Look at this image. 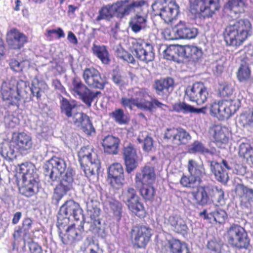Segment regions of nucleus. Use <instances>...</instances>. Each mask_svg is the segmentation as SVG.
Returning <instances> with one entry per match:
<instances>
[{"label":"nucleus","instance_id":"obj_1","mask_svg":"<svg viewBox=\"0 0 253 253\" xmlns=\"http://www.w3.org/2000/svg\"><path fill=\"white\" fill-rule=\"evenodd\" d=\"M83 78L85 85L77 77L72 79L70 89L73 95L81 100L87 107H90L92 103L101 94L100 91H93L89 87L98 89H103L106 84V80L102 77L99 72L93 68H86L83 72Z\"/></svg>","mask_w":253,"mask_h":253},{"label":"nucleus","instance_id":"obj_2","mask_svg":"<svg viewBox=\"0 0 253 253\" xmlns=\"http://www.w3.org/2000/svg\"><path fill=\"white\" fill-rule=\"evenodd\" d=\"M252 28L247 19H240L230 23L224 32V40L229 45H240L252 34Z\"/></svg>","mask_w":253,"mask_h":253},{"label":"nucleus","instance_id":"obj_3","mask_svg":"<svg viewBox=\"0 0 253 253\" xmlns=\"http://www.w3.org/2000/svg\"><path fill=\"white\" fill-rule=\"evenodd\" d=\"M79 161L87 177L98 174L100 162L97 154L90 146L84 147L78 153Z\"/></svg>","mask_w":253,"mask_h":253},{"label":"nucleus","instance_id":"obj_4","mask_svg":"<svg viewBox=\"0 0 253 253\" xmlns=\"http://www.w3.org/2000/svg\"><path fill=\"white\" fill-rule=\"evenodd\" d=\"M155 15L160 16L166 23L171 22L177 17L179 12V6L175 1L157 0L152 4Z\"/></svg>","mask_w":253,"mask_h":253},{"label":"nucleus","instance_id":"obj_5","mask_svg":"<svg viewBox=\"0 0 253 253\" xmlns=\"http://www.w3.org/2000/svg\"><path fill=\"white\" fill-rule=\"evenodd\" d=\"M83 212V210L78 203L72 200L67 201L60 208L57 223L59 226L67 224L71 217L77 221L81 219L82 221H84Z\"/></svg>","mask_w":253,"mask_h":253},{"label":"nucleus","instance_id":"obj_6","mask_svg":"<svg viewBox=\"0 0 253 253\" xmlns=\"http://www.w3.org/2000/svg\"><path fill=\"white\" fill-rule=\"evenodd\" d=\"M68 168L67 167L66 163L64 159L53 157L43 166V173L48 182L53 185L52 182L58 180L66 172Z\"/></svg>","mask_w":253,"mask_h":253},{"label":"nucleus","instance_id":"obj_7","mask_svg":"<svg viewBox=\"0 0 253 253\" xmlns=\"http://www.w3.org/2000/svg\"><path fill=\"white\" fill-rule=\"evenodd\" d=\"M228 244L238 249H248L250 239L245 229L238 224L231 225L227 231Z\"/></svg>","mask_w":253,"mask_h":253},{"label":"nucleus","instance_id":"obj_8","mask_svg":"<svg viewBox=\"0 0 253 253\" xmlns=\"http://www.w3.org/2000/svg\"><path fill=\"white\" fill-rule=\"evenodd\" d=\"M75 171L71 168H68L66 172L62 175L59 183L54 189L52 202L55 205H58L60 201L67 193L73 188Z\"/></svg>","mask_w":253,"mask_h":253},{"label":"nucleus","instance_id":"obj_9","mask_svg":"<svg viewBox=\"0 0 253 253\" xmlns=\"http://www.w3.org/2000/svg\"><path fill=\"white\" fill-rule=\"evenodd\" d=\"M219 0H190V11L204 18L211 17L219 9Z\"/></svg>","mask_w":253,"mask_h":253},{"label":"nucleus","instance_id":"obj_10","mask_svg":"<svg viewBox=\"0 0 253 253\" xmlns=\"http://www.w3.org/2000/svg\"><path fill=\"white\" fill-rule=\"evenodd\" d=\"M121 198L132 213L140 217L144 216L145 211L143 204L134 188L128 187L124 190Z\"/></svg>","mask_w":253,"mask_h":253},{"label":"nucleus","instance_id":"obj_11","mask_svg":"<svg viewBox=\"0 0 253 253\" xmlns=\"http://www.w3.org/2000/svg\"><path fill=\"white\" fill-rule=\"evenodd\" d=\"M185 93L186 98L198 105L205 103L209 96L207 87L201 82H197L192 86H188Z\"/></svg>","mask_w":253,"mask_h":253},{"label":"nucleus","instance_id":"obj_12","mask_svg":"<svg viewBox=\"0 0 253 253\" xmlns=\"http://www.w3.org/2000/svg\"><path fill=\"white\" fill-rule=\"evenodd\" d=\"M113 4L116 16L122 19L129 15L136 8H141L147 5V2L145 0H133L129 3V0H123L118 1Z\"/></svg>","mask_w":253,"mask_h":253},{"label":"nucleus","instance_id":"obj_13","mask_svg":"<svg viewBox=\"0 0 253 253\" xmlns=\"http://www.w3.org/2000/svg\"><path fill=\"white\" fill-rule=\"evenodd\" d=\"M153 46L143 41L136 42L131 49L132 53L136 58L145 63L154 60L155 53Z\"/></svg>","mask_w":253,"mask_h":253},{"label":"nucleus","instance_id":"obj_14","mask_svg":"<svg viewBox=\"0 0 253 253\" xmlns=\"http://www.w3.org/2000/svg\"><path fill=\"white\" fill-rule=\"evenodd\" d=\"M198 33V29L190 27L185 22L180 21L171 32H169V37L167 40L174 39H192L196 37Z\"/></svg>","mask_w":253,"mask_h":253},{"label":"nucleus","instance_id":"obj_15","mask_svg":"<svg viewBox=\"0 0 253 253\" xmlns=\"http://www.w3.org/2000/svg\"><path fill=\"white\" fill-rule=\"evenodd\" d=\"M130 233L132 243L139 248H144L152 235L151 229L147 226L133 227Z\"/></svg>","mask_w":253,"mask_h":253},{"label":"nucleus","instance_id":"obj_16","mask_svg":"<svg viewBox=\"0 0 253 253\" xmlns=\"http://www.w3.org/2000/svg\"><path fill=\"white\" fill-rule=\"evenodd\" d=\"M123 154L126 171L130 173L138 166V156L134 145L130 143H125Z\"/></svg>","mask_w":253,"mask_h":253},{"label":"nucleus","instance_id":"obj_17","mask_svg":"<svg viewBox=\"0 0 253 253\" xmlns=\"http://www.w3.org/2000/svg\"><path fill=\"white\" fill-rule=\"evenodd\" d=\"M88 225V222L81 221L79 227L76 228L75 227V224H72L68 227L66 233L63 236L60 234L61 241L65 245H71L80 241L82 239V234L85 229L88 230L87 228Z\"/></svg>","mask_w":253,"mask_h":253},{"label":"nucleus","instance_id":"obj_18","mask_svg":"<svg viewBox=\"0 0 253 253\" xmlns=\"http://www.w3.org/2000/svg\"><path fill=\"white\" fill-rule=\"evenodd\" d=\"M210 166L211 171L216 179L226 183L229 179L227 170L232 169V164L226 160H222L221 162L211 161Z\"/></svg>","mask_w":253,"mask_h":253},{"label":"nucleus","instance_id":"obj_19","mask_svg":"<svg viewBox=\"0 0 253 253\" xmlns=\"http://www.w3.org/2000/svg\"><path fill=\"white\" fill-rule=\"evenodd\" d=\"M164 139H170L172 142L177 145H185L191 139L189 133L181 127L167 128L164 133Z\"/></svg>","mask_w":253,"mask_h":253},{"label":"nucleus","instance_id":"obj_20","mask_svg":"<svg viewBox=\"0 0 253 253\" xmlns=\"http://www.w3.org/2000/svg\"><path fill=\"white\" fill-rule=\"evenodd\" d=\"M39 184L36 173H26L23 179V184L19 188L20 194L27 197H31L38 192Z\"/></svg>","mask_w":253,"mask_h":253},{"label":"nucleus","instance_id":"obj_21","mask_svg":"<svg viewBox=\"0 0 253 253\" xmlns=\"http://www.w3.org/2000/svg\"><path fill=\"white\" fill-rule=\"evenodd\" d=\"M155 178L154 168L147 165L143 167L139 172H136L135 183L136 187H141L144 184H152Z\"/></svg>","mask_w":253,"mask_h":253},{"label":"nucleus","instance_id":"obj_22","mask_svg":"<svg viewBox=\"0 0 253 253\" xmlns=\"http://www.w3.org/2000/svg\"><path fill=\"white\" fill-rule=\"evenodd\" d=\"M173 86L174 80L169 77L157 80L153 85L156 94L164 99L167 98L173 90Z\"/></svg>","mask_w":253,"mask_h":253},{"label":"nucleus","instance_id":"obj_23","mask_svg":"<svg viewBox=\"0 0 253 253\" xmlns=\"http://www.w3.org/2000/svg\"><path fill=\"white\" fill-rule=\"evenodd\" d=\"M132 92L135 106L144 111L150 108L151 104L147 99L150 97L148 89L136 87L132 89Z\"/></svg>","mask_w":253,"mask_h":253},{"label":"nucleus","instance_id":"obj_24","mask_svg":"<svg viewBox=\"0 0 253 253\" xmlns=\"http://www.w3.org/2000/svg\"><path fill=\"white\" fill-rule=\"evenodd\" d=\"M87 208L88 214L90 216V221L87 222L89 223L87 226L88 230L95 234H101L104 232V228L101 224L99 218L101 211L100 209L97 207H91L89 205L87 206Z\"/></svg>","mask_w":253,"mask_h":253},{"label":"nucleus","instance_id":"obj_25","mask_svg":"<svg viewBox=\"0 0 253 253\" xmlns=\"http://www.w3.org/2000/svg\"><path fill=\"white\" fill-rule=\"evenodd\" d=\"M108 177L113 187L117 189L121 187L125 180L124 169L122 165L115 163L111 165L108 169Z\"/></svg>","mask_w":253,"mask_h":253},{"label":"nucleus","instance_id":"obj_26","mask_svg":"<svg viewBox=\"0 0 253 253\" xmlns=\"http://www.w3.org/2000/svg\"><path fill=\"white\" fill-rule=\"evenodd\" d=\"M60 104L62 115L67 118H72L73 123L78 119H80L79 117L82 115V112L78 111L77 105L74 101H70L62 97L60 100Z\"/></svg>","mask_w":253,"mask_h":253},{"label":"nucleus","instance_id":"obj_27","mask_svg":"<svg viewBox=\"0 0 253 253\" xmlns=\"http://www.w3.org/2000/svg\"><path fill=\"white\" fill-rule=\"evenodd\" d=\"M1 93L3 100L9 105L18 106L21 95L16 92L10 81L3 82L1 85Z\"/></svg>","mask_w":253,"mask_h":253},{"label":"nucleus","instance_id":"obj_28","mask_svg":"<svg viewBox=\"0 0 253 253\" xmlns=\"http://www.w3.org/2000/svg\"><path fill=\"white\" fill-rule=\"evenodd\" d=\"M199 215L201 218L206 220L210 223H212V221H214L222 224L227 218L226 211L219 208H217L214 211L211 210L210 208L204 209L199 212Z\"/></svg>","mask_w":253,"mask_h":253},{"label":"nucleus","instance_id":"obj_29","mask_svg":"<svg viewBox=\"0 0 253 253\" xmlns=\"http://www.w3.org/2000/svg\"><path fill=\"white\" fill-rule=\"evenodd\" d=\"M235 192L240 200L241 205L247 209L253 204V189L243 184H237Z\"/></svg>","mask_w":253,"mask_h":253},{"label":"nucleus","instance_id":"obj_30","mask_svg":"<svg viewBox=\"0 0 253 253\" xmlns=\"http://www.w3.org/2000/svg\"><path fill=\"white\" fill-rule=\"evenodd\" d=\"M6 41L8 45L13 49H20L27 42V37L15 29H12L7 34Z\"/></svg>","mask_w":253,"mask_h":253},{"label":"nucleus","instance_id":"obj_31","mask_svg":"<svg viewBox=\"0 0 253 253\" xmlns=\"http://www.w3.org/2000/svg\"><path fill=\"white\" fill-rule=\"evenodd\" d=\"M212 192V186L205 185L202 186L199 190L198 192H192V195L197 204L203 206L211 201Z\"/></svg>","mask_w":253,"mask_h":253},{"label":"nucleus","instance_id":"obj_32","mask_svg":"<svg viewBox=\"0 0 253 253\" xmlns=\"http://www.w3.org/2000/svg\"><path fill=\"white\" fill-rule=\"evenodd\" d=\"M239 104L238 99L221 101L219 119H228L238 110Z\"/></svg>","mask_w":253,"mask_h":253},{"label":"nucleus","instance_id":"obj_33","mask_svg":"<svg viewBox=\"0 0 253 253\" xmlns=\"http://www.w3.org/2000/svg\"><path fill=\"white\" fill-rule=\"evenodd\" d=\"M18 152L19 151L12 141L0 144V154L8 161H12L15 159Z\"/></svg>","mask_w":253,"mask_h":253},{"label":"nucleus","instance_id":"obj_34","mask_svg":"<svg viewBox=\"0 0 253 253\" xmlns=\"http://www.w3.org/2000/svg\"><path fill=\"white\" fill-rule=\"evenodd\" d=\"M147 15L144 13H137L131 17L129 21V27L133 32L137 33L147 27Z\"/></svg>","mask_w":253,"mask_h":253},{"label":"nucleus","instance_id":"obj_35","mask_svg":"<svg viewBox=\"0 0 253 253\" xmlns=\"http://www.w3.org/2000/svg\"><path fill=\"white\" fill-rule=\"evenodd\" d=\"M12 141L21 153L29 150L32 146L31 137L24 132L18 133Z\"/></svg>","mask_w":253,"mask_h":253},{"label":"nucleus","instance_id":"obj_36","mask_svg":"<svg viewBox=\"0 0 253 253\" xmlns=\"http://www.w3.org/2000/svg\"><path fill=\"white\" fill-rule=\"evenodd\" d=\"M120 140L118 137L113 135L106 136L102 142L104 152L109 154H117L118 152V147Z\"/></svg>","mask_w":253,"mask_h":253},{"label":"nucleus","instance_id":"obj_37","mask_svg":"<svg viewBox=\"0 0 253 253\" xmlns=\"http://www.w3.org/2000/svg\"><path fill=\"white\" fill-rule=\"evenodd\" d=\"M168 223L175 232L183 235L187 233L188 231V226L185 221L179 216H170L168 219Z\"/></svg>","mask_w":253,"mask_h":253},{"label":"nucleus","instance_id":"obj_38","mask_svg":"<svg viewBox=\"0 0 253 253\" xmlns=\"http://www.w3.org/2000/svg\"><path fill=\"white\" fill-rule=\"evenodd\" d=\"M187 168L190 175L200 178L201 180L206 175L205 169L203 165L198 163L195 160H189Z\"/></svg>","mask_w":253,"mask_h":253},{"label":"nucleus","instance_id":"obj_39","mask_svg":"<svg viewBox=\"0 0 253 253\" xmlns=\"http://www.w3.org/2000/svg\"><path fill=\"white\" fill-rule=\"evenodd\" d=\"M239 154L247 161L253 163V139L240 144Z\"/></svg>","mask_w":253,"mask_h":253},{"label":"nucleus","instance_id":"obj_40","mask_svg":"<svg viewBox=\"0 0 253 253\" xmlns=\"http://www.w3.org/2000/svg\"><path fill=\"white\" fill-rule=\"evenodd\" d=\"M81 117L76 120L74 124L78 126H81L82 130L87 134H91L95 132V129L92 126L89 118L85 114L82 113Z\"/></svg>","mask_w":253,"mask_h":253},{"label":"nucleus","instance_id":"obj_41","mask_svg":"<svg viewBox=\"0 0 253 253\" xmlns=\"http://www.w3.org/2000/svg\"><path fill=\"white\" fill-rule=\"evenodd\" d=\"M182 45L171 44L163 51L164 57L169 60H174L177 56L182 57Z\"/></svg>","mask_w":253,"mask_h":253},{"label":"nucleus","instance_id":"obj_42","mask_svg":"<svg viewBox=\"0 0 253 253\" xmlns=\"http://www.w3.org/2000/svg\"><path fill=\"white\" fill-rule=\"evenodd\" d=\"M202 182V180L190 174L189 176L183 174L180 180V183L183 187L190 189H197Z\"/></svg>","mask_w":253,"mask_h":253},{"label":"nucleus","instance_id":"obj_43","mask_svg":"<svg viewBox=\"0 0 253 253\" xmlns=\"http://www.w3.org/2000/svg\"><path fill=\"white\" fill-rule=\"evenodd\" d=\"M182 57L190 58L193 60H197L202 56V50L201 48L195 46H182Z\"/></svg>","mask_w":253,"mask_h":253},{"label":"nucleus","instance_id":"obj_44","mask_svg":"<svg viewBox=\"0 0 253 253\" xmlns=\"http://www.w3.org/2000/svg\"><path fill=\"white\" fill-rule=\"evenodd\" d=\"M188 151L190 154L200 153L202 154H210L213 155L215 150L206 148L203 144L199 141H195L188 146Z\"/></svg>","mask_w":253,"mask_h":253},{"label":"nucleus","instance_id":"obj_45","mask_svg":"<svg viewBox=\"0 0 253 253\" xmlns=\"http://www.w3.org/2000/svg\"><path fill=\"white\" fill-rule=\"evenodd\" d=\"M93 54L96 55L104 64H108L110 62L109 52L106 46L93 44L92 47Z\"/></svg>","mask_w":253,"mask_h":253},{"label":"nucleus","instance_id":"obj_46","mask_svg":"<svg viewBox=\"0 0 253 253\" xmlns=\"http://www.w3.org/2000/svg\"><path fill=\"white\" fill-rule=\"evenodd\" d=\"M213 138L215 144L220 147L221 144H226L228 141V137L227 135L226 129L217 126L214 129Z\"/></svg>","mask_w":253,"mask_h":253},{"label":"nucleus","instance_id":"obj_47","mask_svg":"<svg viewBox=\"0 0 253 253\" xmlns=\"http://www.w3.org/2000/svg\"><path fill=\"white\" fill-rule=\"evenodd\" d=\"M237 76L238 80L241 83H251V70L249 66L246 64H241L239 67Z\"/></svg>","mask_w":253,"mask_h":253},{"label":"nucleus","instance_id":"obj_48","mask_svg":"<svg viewBox=\"0 0 253 253\" xmlns=\"http://www.w3.org/2000/svg\"><path fill=\"white\" fill-rule=\"evenodd\" d=\"M114 8V4L111 5H107L102 7L99 11V15L96 17L95 20L99 21L103 19L109 20L114 16H116Z\"/></svg>","mask_w":253,"mask_h":253},{"label":"nucleus","instance_id":"obj_49","mask_svg":"<svg viewBox=\"0 0 253 253\" xmlns=\"http://www.w3.org/2000/svg\"><path fill=\"white\" fill-rule=\"evenodd\" d=\"M170 251L172 253H189L187 245L178 240L169 241Z\"/></svg>","mask_w":253,"mask_h":253},{"label":"nucleus","instance_id":"obj_50","mask_svg":"<svg viewBox=\"0 0 253 253\" xmlns=\"http://www.w3.org/2000/svg\"><path fill=\"white\" fill-rule=\"evenodd\" d=\"M145 135L143 133L139 134L137 137V140L139 143H143L142 148L145 152H148L152 150L153 147L154 141L153 138L149 136L147 133L145 132Z\"/></svg>","mask_w":253,"mask_h":253},{"label":"nucleus","instance_id":"obj_51","mask_svg":"<svg viewBox=\"0 0 253 253\" xmlns=\"http://www.w3.org/2000/svg\"><path fill=\"white\" fill-rule=\"evenodd\" d=\"M137 187L140 189V194L145 200H151L154 198L156 191L152 184H144Z\"/></svg>","mask_w":253,"mask_h":253},{"label":"nucleus","instance_id":"obj_52","mask_svg":"<svg viewBox=\"0 0 253 253\" xmlns=\"http://www.w3.org/2000/svg\"><path fill=\"white\" fill-rule=\"evenodd\" d=\"M246 0H230L228 6L235 13H242L244 11Z\"/></svg>","mask_w":253,"mask_h":253},{"label":"nucleus","instance_id":"obj_53","mask_svg":"<svg viewBox=\"0 0 253 253\" xmlns=\"http://www.w3.org/2000/svg\"><path fill=\"white\" fill-rule=\"evenodd\" d=\"M111 116L115 121L120 125L126 124L129 121L122 109H116L111 113Z\"/></svg>","mask_w":253,"mask_h":253},{"label":"nucleus","instance_id":"obj_54","mask_svg":"<svg viewBox=\"0 0 253 253\" xmlns=\"http://www.w3.org/2000/svg\"><path fill=\"white\" fill-rule=\"evenodd\" d=\"M9 81L11 84L15 88L16 91L18 92L19 95L22 92H26V89L29 85L28 82L22 80H16L15 78H11Z\"/></svg>","mask_w":253,"mask_h":253},{"label":"nucleus","instance_id":"obj_55","mask_svg":"<svg viewBox=\"0 0 253 253\" xmlns=\"http://www.w3.org/2000/svg\"><path fill=\"white\" fill-rule=\"evenodd\" d=\"M173 110L177 113H191L192 106L184 102H178L172 105Z\"/></svg>","mask_w":253,"mask_h":253},{"label":"nucleus","instance_id":"obj_56","mask_svg":"<svg viewBox=\"0 0 253 253\" xmlns=\"http://www.w3.org/2000/svg\"><path fill=\"white\" fill-rule=\"evenodd\" d=\"M212 193L211 202L217 203L221 205L224 204V193L221 188H218L213 186Z\"/></svg>","mask_w":253,"mask_h":253},{"label":"nucleus","instance_id":"obj_57","mask_svg":"<svg viewBox=\"0 0 253 253\" xmlns=\"http://www.w3.org/2000/svg\"><path fill=\"white\" fill-rule=\"evenodd\" d=\"M43 85L42 82H40L38 80H34L32 81V86L30 90L33 96H36L38 100L41 98L42 93V86Z\"/></svg>","mask_w":253,"mask_h":253},{"label":"nucleus","instance_id":"obj_58","mask_svg":"<svg viewBox=\"0 0 253 253\" xmlns=\"http://www.w3.org/2000/svg\"><path fill=\"white\" fill-rule=\"evenodd\" d=\"M239 122L243 126L253 127V110L249 113H244L240 117Z\"/></svg>","mask_w":253,"mask_h":253},{"label":"nucleus","instance_id":"obj_59","mask_svg":"<svg viewBox=\"0 0 253 253\" xmlns=\"http://www.w3.org/2000/svg\"><path fill=\"white\" fill-rule=\"evenodd\" d=\"M109 205L111 209L113 211L114 214L117 217V220H120L122 212L121 204L117 201L112 200L109 201Z\"/></svg>","mask_w":253,"mask_h":253},{"label":"nucleus","instance_id":"obj_60","mask_svg":"<svg viewBox=\"0 0 253 253\" xmlns=\"http://www.w3.org/2000/svg\"><path fill=\"white\" fill-rule=\"evenodd\" d=\"M222 246L221 241L212 240L208 243L207 248L211 253H221Z\"/></svg>","mask_w":253,"mask_h":253},{"label":"nucleus","instance_id":"obj_61","mask_svg":"<svg viewBox=\"0 0 253 253\" xmlns=\"http://www.w3.org/2000/svg\"><path fill=\"white\" fill-rule=\"evenodd\" d=\"M10 68L16 72L22 71L24 67V62H19L15 59H12L9 63Z\"/></svg>","mask_w":253,"mask_h":253},{"label":"nucleus","instance_id":"obj_62","mask_svg":"<svg viewBox=\"0 0 253 253\" xmlns=\"http://www.w3.org/2000/svg\"><path fill=\"white\" fill-rule=\"evenodd\" d=\"M120 103L125 108H128L130 110L132 109L133 106H134V102L132 94L130 98L122 97L120 100Z\"/></svg>","mask_w":253,"mask_h":253},{"label":"nucleus","instance_id":"obj_63","mask_svg":"<svg viewBox=\"0 0 253 253\" xmlns=\"http://www.w3.org/2000/svg\"><path fill=\"white\" fill-rule=\"evenodd\" d=\"M30 253H42V247L37 243L32 241L28 244Z\"/></svg>","mask_w":253,"mask_h":253},{"label":"nucleus","instance_id":"obj_64","mask_svg":"<svg viewBox=\"0 0 253 253\" xmlns=\"http://www.w3.org/2000/svg\"><path fill=\"white\" fill-rule=\"evenodd\" d=\"M212 71L216 75L220 74L223 70V62L220 60L213 63L212 65Z\"/></svg>","mask_w":253,"mask_h":253}]
</instances>
